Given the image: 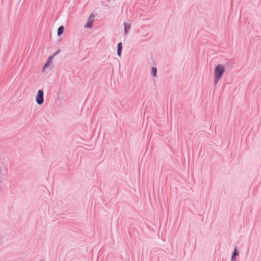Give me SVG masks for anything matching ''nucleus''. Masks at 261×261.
Instances as JSON below:
<instances>
[{
  "label": "nucleus",
  "mask_w": 261,
  "mask_h": 261,
  "mask_svg": "<svg viewBox=\"0 0 261 261\" xmlns=\"http://www.w3.org/2000/svg\"><path fill=\"white\" fill-rule=\"evenodd\" d=\"M54 59V56H50L48 59L47 62L44 64L43 66V69H44L45 68L47 67L51 63L53 59Z\"/></svg>",
  "instance_id": "obj_4"
},
{
  "label": "nucleus",
  "mask_w": 261,
  "mask_h": 261,
  "mask_svg": "<svg viewBox=\"0 0 261 261\" xmlns=\"http://www.w3.org/2000/svg\"><path fill=\"white\" fill-rule=\"evenodd\" d=\"M225 67L222 64H218L214 69V84L216 85L225 72Z\"/></svg>",
  "instance_id": "obj_1"
},
{
  "label": "nucleus",
  "mask_w": 261,
  "mask_h": 261,
  "mask_svg": "<svg viewBox=\"0 0 261 261\" xmlns=\"http://www.w3.org/2000/svg\"><path fill=\"white\" fill-rule=\"evenodd\" d=\"M44 101V92L43 90L39 89L36 96V101L38 105H41L43 103Z\"/></svg>",
  "instance_id": "obj_2"
},
{
  "label": "nucleus",
  "mask_w": 261,
  "mask_h": 261,
  "mask_svg": "<svg viewBox=\"0 0 261 261\" xmlns=\"http://www.w3.org/2000/svg\"><path fill=\"white\" fill-rule=\"evenodd\" d=\"M92 17H94V15L93 14H91L89 18V20H88L86 24L85 25V28H91L92 25V22H90V19Z\"/></svg>",
  "instance_id": "obj_7"
},
{
  "label": "nucleus",
  "mask_w": 261,
  "mask_h": 261,
  "mask_svg": "<svg viewBox=\"0 0 261 261\" xmlns=\"http://www.w3.org/2000/svg\"><path fill=\"white\" fill-rule=\"evenodd\" d=\"M124 34L125 35H127L128 31H129V30L131 28V24L130 23L125 22L124 23Z\"/></svg>",
  "instance_id": "obj_3"
},
{
  "label": "nucleus",
  "mask_w": 261,
  "mask_h": 261,
  "mask_svg": "<svg viewBox=\"0 0 261 261\" xmlns=\"http://www.w3.org/2000/svg\"><path fill=\"white\" fill-rule=\"evenodd\" d=\"M64 30V27L63 25L59 27V28L58 29V32H57L58 35V36L61 35L63 33Z\"/></svg>",
  "instance_id": "obj_8"
},
{
  "label": "nucleus",
  "mask_w": 261,
  "mask_h": 261,
  "mask_svg": "<svg viewBox=\"0 0 261 261\" xmlns=\"http://www.w3.org/2000/svg\"><path fill=\"white\" fill-rule=\"evenodd\" d=\"M39 261H43V260H40Z\"/></svg>",
  "instance_id": "obj_11"
},
{
  "label": "nucleus",
  "mask_w": 261,
  "mask_h": 261,
  "mask_svg": "<svg viewBox=\"0 0 261 261\" xmlns=\"http://www.w3.org/2000/svg\"><path fill=\"white\" fill-rule=\"evenodd\" d=\"M152 74L154 77H156L157 75V68L156 67H152Z\"/></svg>",
  "instance_id": "obj_9"
},
{
  "label": "nucleus",
  "mask_w": 261,
  "mask_h": 261,
  "mask_svg": "<svg viewBox=\"0 0 261 261\" xmlns=\"http://www.w3.org/2000/svg\"><path fill=\"white\" fill-rule=\"evenodd\" d=\"M239 252L237 250V248L235 247L234 249V250L232 253L231 260V261H234L236 260V256L237 255H239Z\"/></svg>",
  "instance_id": "obj_6"
},
{
  "label": "nucleus",
  "mask_w": 261,
  "mask_h": 261,
  "mask_svg": "<svg viewBox=\"0 0 261 261\" xmlns=\"http://www.w3.org/2000/svg\"><path fill=\"white\" fill-rule=\"evenodd\" d=\"M60 51V49L57 50L52 56H54V57L58 54Z\"/></svg>",
  "instance_id": "obj_10"
},
{
  "label": "nucleus",
  "mask_w": 261,
  "mask_h": 261,
  "mask_svg": "<svg viewBox=\"0 0 261 261\" xmlns=\"http://www.w3.org/2000/svg\"><path fill=\"white\" fill-rule=\"evenodd\" d=\"M122 48H123L122 43V42L118 43L117 44V55L119 57H120L121 55Z\"/></svg>",
  "instance_id": "obj_5"
}]
</instances>
